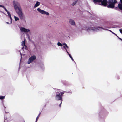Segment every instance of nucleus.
Returning a JSON list of instances; mask_svg holds the SVG:
<instances>
[{
    "label": "nucleus",
    "instance_id": "nucleus-1",
    "mask_svg": "<svg viewBox=\"0 0 122 122\" xmlns=\"http://www.w3.org/2000/svg\"><path fill=\"white\" fill-rule=\"evenodd\" d=\"M13 5L16 12L17 14L22 11V9L19 3L18 2L13 1Z\"/></svg>",
    "mask_w": 122,
    "mask_h": 122
},
{
    "label": "nucleus",
    "instance_id": "nucleus-11",
    "mask_svg": "<svg viewBox=\"0 0 122 122\" xmlns=\"http://www.w3.org/2000/svg\"><path fill=\"white\" fill-rule=\"evenodd\" d=\"M69 23L71 25H75V23L74 21L72 19H70L69 21Z\"/></svg>",
    "mask_w": 122,
    "mask_h": 122
},
{
    "label": "nucleus",
    "instance_id": "nucleus-6",
    "mask_svg": "<svg viewBox=\"0 0 122 122\" xmlns=\"http://www.w3.org/2000/svg\"><path fill=\"white\" fill-rule=\"evenodd\" d=\"M37 10L39 13L42 14H46L47 15H49V14L48 12L42 10L39 8H38L37 9Z\"/></svg>",
    "mask_w": 122,
    "mask_h": 122
},
{
    "label": "nucleus",
    "instance_id": "nucleus-27",
    "mask_svg": "<svg viewBox=\"0 0 122 122\" xmlns=\"http://www.w3.org/2000/svg\"><path fill=\"white\" fill-rule=\"evenodd\" d=\"M66 50V52H67V53H68L69 52H68V51H67V49H66H66H65Z\"/></svg>",
    "mask_w": 122,
    "mask_h": 122
},
{
    "label": "nucleus",
    "instance_id": "nucleus-30",
    "mask_svg": "<svg viewBox=\"0 0 122 122\" xmlns=\"http://www.w3.org/2000/svg\"><path fill=\"white\" fill-rule=\"evenodd\" d=\"M63 47L65 49H66V48L64 46H63Z\"/></svg>",
    "mask_w": 122,
    "mask_h": 122
},
{
    "label": "nucleus",
    "instance_id": "nucleus-9",
    "mask_svg": "<svg viewBox=\"0 0 122 122\" xmlns=\"http://www.w3.org/2000/svg\"><path fill=\"white\" fill-rule=\"evenodd\" d=\"M55 99L57 100H62V97L60 95V93L59 92H57V94L55 97Z\"/></svg>",
    "mask_w": 122,
    "mask_h": 122
},
{
    "label": "nucleus",
    "instance_id": "nucleus-17",
    "mask_svg": "<svg viewBox=\"0 0 122 122\" xmlns=\"http://www.w3.org/2000/svg\"><path fill=\"white\" fill-rule=\"evenodd\" d=\"M14 18L15 20L16 21L19 20V18L16 16H14Z\"/></svg>",
    "mask_w": 122,
    "mask_h": 122
},
{
    "label": "nucleus",
    "instance_id": "nucleus-5",
    "mask_svg": "<svg viewBox=\"0 0 122 122\" xmlns=\"http://www.w3.org/2000/svg\"><path fill=\"white\" fill-rule=\"evenodd\" d=\"M36 58L35 55H33L30 57L28 59L27 63L28 64L32 63L34 60L36 59Z\"/></svg>",
    "mask_w": 122,
    "mask_h": 122
},
{
    "label": "nucleus",
    "instance_id": "nucleus-15",
    "mask_svg": "<svg viewBox=\"0 0 122 122\" xmlns=\"http://www.w3.org/2000/svg\"><path fill=\"white\" fill-rule=\"evenodd\" d=\"M106 30H108V31H109L110 32H111L112 33H113V34H114L117 37H118V36H117V35L116 34H115V33H114L111 30H108V29H106Z\"/></svg>",
    "mask_w": 122,
    "mask_h": 122
},
{
    "label": "nucleus",
    "instance_id": "nucleus-7",
    "mask_svg": "<svg viewBox=\"0 0 122 122\" xmlns=\"http://www.w3.org/2000/svg\"><path fill=\"white\" fill-rule=\"evenodd\" d=\"M0 7L3 8L5 11L7 12L8 16L9 17L11 20L10 24L12 23V18L11 16V14L7 10V9L4 7V6L2 5H0Z\"/></svg>",
    "mask_w": 122,
    "mask_h": 122
},
{
    "label": "nucleus",
    "instance_id": "nucleus-18",
    "mask_svg": "<svg viewBox=\"0 0 122 122\" xmlns=\"http://www.w3.org/2000/svg\"><path fill=\"white\" fill-rule=\"evenodd\" d=\"M57 45L59 46L62 47V45L60 43L58 42L57 43Z\"/></svg>",
    "mask_w": 122,
    "mask_h": 122
},
{
    "label": "nucleus",
    "instance_id": "nucleus-23",
    "mask_svg": "<svg viewBox=\"0 0 122 122\" xmlns=\"http://www.w3.org/2000/svg\"><path fill=\"white\" fill-rule=\"evenodd\" d=\"M119 31L121 33H122V29H120L119 30Z\"/></svg>",
    "mask_w": 122,
    "mask_h": 122
},
{
    "label": "nucleus",
    "instance_id": "nucleus-2",
    "mask_svg": "<svg viewBox=\"0 0 122 122\" xmlns=\"http://www.w3.org/2000/svg\"><path fill=\"white\" fill-rule=\"evenodd\" d=\"M102 28L104 30L105 29L102 27H93L91 26V27L85 28V30H86L87 31L89 32L91 31H93L96 32H98L99 31V29Z\"/></svg>",
    "mask_w": 122,
    "mask_h": 122
},
{
    "label": "nucleus",
    "instance_id": "nucleus-4",
    "mask_svg": "<svg viewBox=\"0 0 122 122\" xmlns=\"http://www.w3.org/2000/svg\"><path fill=\"white\" fill-rule=\"evenodd\" d=\"M117 2L116 0H111L109 1V4L108 6L109 8H113L114 7L115 4Z\"/></svg>",
    "mask_w": 122,
    "mask_h": 122
},
{
    "label": "nucleus",
    "instance_id": "nucleus-20",
    "mask_svg": "<svg viewBox=\"0 0 122 122\" xmlns=\"http://www.w3.org/2000/svg\"><path fill=\"white\" fill-rule=\"evenodd\" d=\"M63 45L65 46L67 48H68V46H67V45L66 43H64L63 44Z\"/></svg>",
    "mask_w": 122,
    "mask_h": 122
},
{
    "label": "nucleus",
    "instance_id": "nucleus-10",
    "mask_svg": "<svg viewBox=\"0 0 122 122\" xmlns=\"http://www.w3.org/2000/svg\"><path fill=\"white\" fill-rule=\"evenodd\" d=\"M17 14L20 19H23L24 15L22 11L20 13H18Z\"/></svg>",
    "mask_w": 122,
    "mask_h": 122
},
{
    "label": "nucleus",
    "instance_id": "nucleus-25",
    "mask_svg": "<svg viewBox=\"0 0 122 122\" xmlns=\"http://www.w3.org/2000/svg\"><path fill=\"white\" fill-rule=\"evenodd\" d=\"M62 100H61V103L60 104V105H59V106L60 107H61V103H62Z\"/></svg>",
    "mask_w": 122,
    "mask_h": 122
},
{
    "label": "nucleus",
    "instance_id": "nucleus-32",
    "mask_svg": "<svg viewBox=\"0 0 122 122\" xmlns=\"http://www.w3.org/2000/svg\"><path fill=\"white\" fill-rule=\"evenodd\" d=\"M117 27L116 26V27Z\"/></svg>",
    "mask_w": 122,
    "mask_h": 122
},
{
    "label": "nucleus",
    "instance_id": "nucleus-31",
    "mask_svg": "<svg viewBox=\"0 0 122 122\" xmlns=\"http://www.w3.org/2000/svg\"><path fill=\"white\" fill-rule=\"evenodd\" d=\"M20 54H21V56H22V54H21V53H20Z\"/></svg>",
    "mask_w": 122,
    "mask_h": 122
},
{
    "label": "nucleus",
    "instance_id": "nucleus-22",
    "mask_svg": "<svg viewBox=\"0 0 122 122\" xmlns=\"http://www.w3.org/2000/svg\"><path fill=\"white\" fill-rule=\"evenodd\" d=\"M59 92L60 93V94L61 95H62L64 94V93L63 92Z\"/></svg>",
    "mask_w": 122,
    "mask_h": 122
},
{
    "label": "nucleus",
    "instance_id": "nucleus-8",
    "mask_svg": "<svg viewBox=\"0 0 122 122\" xmlns=\"http://www.w3.org/2000/svg\"><path fill=\"white\" fill-rule=\"evenodd\" d=\"M20 29L21 32L24 33H28L30 31L29 29H26L23 27H21Z\"/></svg>",
    "mask_w": 122,
    "mask_h": 122
},
{
    "label": "nucleus",
    "instance_id": "nucleus-3",
    "mask_svg": "<svg viewBox=\"0 0 122 122\" xmlns=\"http://www.w3.org/2000/svg\"><path fill=\"white\" fill-rule=\"evenodd\" d=\"M93 1L96 4L101 5L104 6H107L108 2L107 0H94Z\"/></svg>",
    "mask_w": 122,
    "mask_h": 122
},
{
    "label": "nucleus",
    "instance_id": "nucleus-29",
    "mask_svg": "<svg viewBox=\"0 0 122 122\" xmlns=\"http://www.w3.org/2000/svg\"><path fill=\"white\" fill-rule=\"evenodd\" d=\"M6 23L8 24H9V23L8 22H7Z\"/></svg>",
    "mask_w": 122,
    "mask_h": 122
},
{
    "label": "nucleus",
    "instance_id": "nucleus-13",
    "mask_svg": "<svg viewBox=\"0 0 122 122\" xmlns=\"http://www.w3.org/2000/svg\"><path fill=\"white\" fill-rule=\"evenodd\" d=\"M40 4V3L38 1H36V3L34 5V7L35 8L39 6Z\"/></svg>",
    "mask_w": 122,
    "mask_h": 122
},
{
    "label": "nucleus",
    "instance_id": "nucleus-14",
    "mask_svg": "<svg viewBox=\"0 0 122 122\" xmlns=\"http://www.w3.org/2000/svg\"><path fill=\"white\" fill-rule=\"evenodd\" d=\"M121 4H119L118 6L119 8L121 10H122V0H120Z\"/></svg>",
    "mask_w": 122,
    "mask_h": 122
},
{
    "label": "nucleus",
    "instance_id": "nucleus-12",
    "mask_svg": "<svg viewBox=\"0 0 122 122\" xmlns=\"http://www.w3.org/2000/svg\"><path fill=\"white\" fill-rule=\"evenodd\" d=\"M21 45L22 46H23L22 48V49H23L24 48H25V49H26V46L25 45V40L22 42Z\"/></svg>",
    "mask_w": 122,
    "mask_h": 122
},
{
    "label": "nucleus",
    "instance_id": "nucleus-16",
    "mask_svg": "<svg viewBox=\"0 0 122 122\" xmlns=\"http://www.w3.org/2000/svg\"><path fill=\"white\" fill-rule=\"evenodd\" d=\"M78 0H76L75 1L73 2L72 3V5L73 6H74L77 3V2H78Z\"/></svg>",
    "mask_w": 122,
    "mask_h": 122
},
{
    "label": "nucleus",
    "instance_id": "nucleus-26",
    "mask_svg": "<svg viewBox=\"0 0 122 122\" xmlns=\"http://www.w3.org/2000/svg\"><path fill=\"white\" fill-rule=\"evenodd\" d=\"M118 39L120 40H121L122 41V39L121 38H119V37L118 36V37H117Z\"/></svg>",
    "mask_w": 122,
    "mask_h": 122
},
{
    "label": "nucleus",
    "instance_id": "nucleus-19",
    "mask_svg": "<svg viewBox=\"0 0 122 122\" xmlns=\"http://www.w3.org/2000/svg\"><path fill=\"white\" fill-rule=\"evenodd\" d=\"M5 98V96H0V99H4Z\"/></svg>",
    "mask_w": 122,
    "mask_h": 122
},
{
    "label": "nucleus",
    "instance_id": "nucleus-21",
    "mask_svg": "<svg viewBox=\"0 0 122 122\" xmlns=\"http://www.w3.org/2000/svg\"><path fill=\"white\" fill-rule=\"evenodd\" d=\"M39 115L37 116V118H36V122L37 121V120H38V118H39Z\"/></svg>",
    "mask_w": 122,
    "mask_h": 122
},
{
    "label": "nucleus",
    "instance_id": "nucleus-28",
    "mask_svg": "<svg viewBox=\"0 0 122 122\" xmlns=\"http://www.w3.org/2000/svg\"><path fill=\"white\" fill-rule=\"evenodd\" d=\"M71 58V59L72 60H73V58H72V57Z\"/></svg>",
    "mask_w": 122,
    "mask_h": 122
},
{
    "label": "nucleus",
    "instance_id": "nucleus-24",
    "mask_svg": "<svg viewBox=\"0 0 122 122\" xmlns=\"http://www.w3.org/2000/svg\"><path fill=\"white\" fill-rule=\"evenodd\" d=\"M68 55H69V57H70L71 58L72 57L71 56V55L69 53H68Z\"/></svg>",
    "mask_w": 122,
    "mask_h": 122
}]
</instances>
